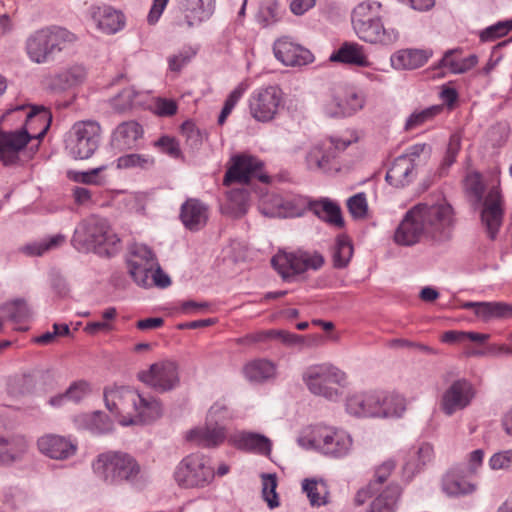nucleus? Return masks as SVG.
Here are the masks:
<instances>
[{
    "instance_id": "obj_31",
    "label": "nucleus",
    "mask_w": 512,
    "mask_h": 512,
    "mask_svg": "<svg viewBox=\"0 0 512 512\" xmlns=\"http://www.w3.org/2000/svg\"><path fill=\"white\" fill-rule=\"evenodd\" d=\"M431 56V50L404 49L391 56V65L398 70H413L423 66Z\"/></svg>"
},
{
    "instance_id": "obj_20",
    "label": "nucleus",
    "mask_w": 512,
    "mask_h": 512,
    "mask_svg": "<svg viewBox=\"0 0 512 512\" xmlns=\"http://www.w3.org/2000/svg\"><path fill=\"white\" fill-rule=\"evenodd\" d=\"M422 237L426 238V232L416 205L406 212L395 231L394 240L399 245L412 246L418 243Z\"/></svg>"
},
{
    "instance_id": "obj_17",
    "label": "nucleus",
    "mask_w": 512,
    "mask_h": 512,
    "mask_svg": "<svg viewBox=\"0 0 512 512\" xmlns=\"http://www.w3.org/2000/svg\"><path fill=\"white\" fill-rule=\"evenodd\" d=\"M475 397V389L467 379H457L444 391L441 409L447 416L463 410L470 405Z\"/></svg>"
},
{
    "instance_id": "obj_45",
    "label": "nucleus",
    "mask_w": 512,
    "mask_h": 512,
    "mask_svg": "<svg viewBox=\"0 0 512 512\" xmlns=\"http://www.w3.org/2000/svg\"><path fill=\"white\" fill-rule=\"evenodd\" d=\"M479 311V318L484 321L491 319H508L512 317V304L505 302H484Z\"/></svg>"
},
{
    "instance_id": "obj_46",
    "label": "nucleus",
    "mask_w": 512,
    "mask_h": 512,
    "mask_svg": "<svg viewBox=\"0 0 512 512\" xmlns=\"http://www.w3.org/2000/svg\"><path fill=\"white\" fill-rule=\"evenodd\" d=\"M353 255V246L345 236L338 237L333 247L332 258L335 268H345Z\"/></svg>"
},
{
    "instance_id": "obj_44",
    "label": "nucleus",
    "mask_w": 512,
    "mask_h": 512,
    "mask_svg": "<svg viewBox=\"0 0 512 512\" xmlns=\"http://www.w3.org/2000/svg\"><path fill=\"white\" fill-rule=\"evenodd\" d=\"M1 311L7 315V318L13 323L26 322L31 316V310L24 299L17 298L6 302L1 307Z\"/></svg>"
},
{
    "instance_id": "obj_57",
    "label": "nucleus",
    "mask_w": 512,
    "mask_h": 512,
    "mask_svg": "<svg viewBox=\"0 0 512 512\" xmlns=\"http://www.w3.org/2000/svg\"><path fill=\"white\" fill-rule=\"evenodd\" d=\"M153 160L149 156L140 154H127L117 159V167L119 169H127L133 167L144 168L151 165Z\"/></svg>"
},
{
    "instance_id": "obj_32",
    "label": "nucleus",
    "mask_w": 512,
    "mask_h": 512,
    "mask_svg": "<svg viewBox=\"0 0 512 512\" xmlns=\"http://www.w3.org/2000/svg\"><path fill=\"white\" fill-rule=\"evenodd\" d=\"M233 444L241 450L251 451L262 455H269L272 443L266 436L254 432H239L231 437Z\"/></svg>"
},
{
    "instance_id": "obj_21",
    "label": "nucleus",
    "mask_w": 512,
    "mask_h": 512,
    "mask_svg": "<svg viewBox=\"0 0 512 512\" xmlns=\"http://www.w3.org/2000/svg\"><path fill=\"white\" fill-rule=\"evenodd\" d=\"M502 200L499 189L493 187L487 194L483 209L481 212V220L486 227L490 239H495L503 220Z\"/></svg>"
},
{
    "instance_id": "obj_19",
    "label": "nucleus",
    "mask_w": 512,
    "mask_h": 512,
    "mask_svg": "<svg viewBox=\"0 0 512 512\" xmlns=\"http://www.w3.org/2000/svg\"><path fill=\"white\" fill-rule=\"evenodd\" d=\"M273 52L278 61L285 66H304L314 61V55L307 48L282 37L275 41Z\"/></svg>"
},
{
    "instance_id": "obj_4",
    "label": "nucleus",
    "mask_w": 512,
    "mask_h": 512,
    "mask_svg": "<svg viewBox=\"0 0 512 512\" xmlns=\"http://www.w3.org/2000/svg\"><path fill=\"white\" fill-rule=\"evenodd\" d=\"M76 36L66 28L50 26L35 31L26 40V51L31 61L45 64L70 47Z\"/></svg>"
},
{
    "instance_id": "obj_2",
    "label": "nucleus",
    "mask_w": 512,
    "mask_h": 512,
    "mask_svg": "<svg viewBox=\"0 0 512 512\" xmlns=\"http://www.w3.org/2000/svg\"><path fill=\"white\" fill-rule=\"evenodd\" d=\"M381 4L362 2L352 11L351 21L354 32L364 42L389 46L397 42L399 32L385 27L380 16Z\"/></svg>"
},
{
    "instance_id": "obj_10",
    "label": "nucleus",
    "mask_w": 512,
    "mask_h": 512,
    "mask_svg": "<svg viewBox=\"0 0 512 512\" xmlns=\"http://www.w3.org/2000/svg\"><path fill=\"white\" fill-rule=\"evenodd\" d=\"M298 443L306 448H315L321 453L341 458L346 456L352 446V439L348 433L343 430H337L332 427H315L311 431L310 437H300Z\"/></svg>"
},
{
    "instance_id": "obj_53",
    "label": "nucleus",
    "mask_w": 512,
    "mask_h": 512,
    "mask_svg": "<svg viewBox=\"0 0 512 512\" xmlns=\"http://www.w3.org/2000/svg\"><path fill=\"white\" fill-rule=\"evenodd\" d=\"M461 147L460 137L456 134L451 135L448 143V147L443 158V161L439 168V175L445 176L448 173L449 168L456 161L457 154Z\"/></svg>"
},
{
    "instance_id": "obj_11",
    "label": "nucleus",
    "mask_w": 512,
    "mask_h": 512,
    "mask_svg": "<svg viewBox=\"0 0 512 512\" xmlns=\"http://www.w3.org/2000/svg\"><path fill=\"white\" fill-rule=\"evenodd\" d=\"M282 205L290 207V211L287 213L288 216H302L306 210H310L329 225L337 228L344 227V219L339 204L329 198H320L319 200L293 198Z\"/></svg>"
},
{
    "instance_id": "obj_29",
    "label": "nucleus",
    "mask_w": 512,
    "mask_h": 512,
    "mask_svg": "<svg viewBox=\"0 0 512 512\" xmlns=\"http://www.w3.org/2000/svg\"><path fill=\"white\" fill-rule=\"evenodd\" d=\"M86 76V68L81 64H74L52 77L49 88L54 92H63L82 84Z\"/></svg>"
},
{
    "instance_id": "obj_5",
    "label": "nucleus",
    "mask_w": 512,
    "mask_h": 512,
    "mask_svg": "<svg viewBox=\"0 0 512 512\" xmlns=\"http://www.w3.org/2000/svg\"><path fill=\"white\" fill-rule=\"evenodd\" d=\"M302 380L313 395L336 401L340 392L335 386L344 385L346 374L330 363H321L307 367Z\"/></svg>"
},
{
    "instance_id": "obj_38",
    "label": "nucleus",
    "mask_w": 512,
    "mask_h": 512,
    "mask_svg": "<svg viewBox=\"0 0 512 512\" xmlns=\"http://www.w3.org/2000/svg\"><path fill=\"white\" fill-rule=\"evenodd\" d=\"M333 158H335V152H332V145L319 143L314 145L307 153L306 164L310 170H324Z\"/></svg>"
},
{
    "instance_id": "obj_8",
    "label": "nucleus",
    "mask_w": 512,
    "mask_h": 512,
    "mask_svg": "<svg viewBox=\"0 0 512 512\" xmlns=\"http://www.w3.org/2000/svg\"><path fill=\"white\" fill-rule=\"evenodd\" d=\"M100 140L101 127L96 121H78L66 134L65 149L74 159H88L98 149Z\"/></svg>"
},
{
    "instance_id": "obj_7",
    "label": "nucleus",
    "mask_w": 512,
    "mask_h": 512,
    "mask_svg": "<svg viewBox=\"0 0 512 512\" xmlns=\"http://www.w3.org/2000/svg\"><path fill=\"white\" fill-rule=\"evenodd\" d=\"M423 226L426 232V239L442 244L451 240L455 226L454 212L451 205L441 203L436 205H417Z\"/></svg>"
},
{
    "instance_id": "obj_58",
    "label": "nucleus",
    "mask_w": 512,
    "mask_h": 512,
    "mask_svg": "<svg viewBox=\"0 0 512 512\" xmlns=\"http://www.w3.org/2000/svg\"><path fill=\"white\" fill-rule=\"evenodd\" d=\"M126 390H130V388L121 387L110 391L105 390V405L110 412H118L120 409L119 405L123 406L124 402H128L124 395V391Z\"/></svg>"
},
{
    "instance_id": "obj_14",
    "label": "nucleus",
    "mask_w": 512,
    "mask_h": 512,
    "mask_svg": "<svg viewBox=\"0 0 512 512\" xmlns=\"http://www.w3.org/2000/svg\"><path fill=\"white\" fill-rule=\"evenodd\" d=\"M364 97L354 87L338 85L332 89L331 99L325 104L326 115L333 118L348 117L361 110Z\"/></svg>"
},
{
    "instance_id": "obj_42",
    "label": "nucleus",
    "mask_w": 512,
    "mask_h": 512,
    "mask_svg": "<svg viewBox=\"0 0 512 512\" xmlns=\"http://www.w3.org/2000/svg\"><path fill=\"white\" fill-rule=\"evenodd\" d=\"M302 490L306 493L312 506H321L327 503V487L325 482L306 478L302 482Z\"/></svg>"
},
{
    "instance_id": "obj_61",
    "label": "nucleus",
    "mask_w": 512,
    "mask_h": 512,
    "mask_svg": "<svg viewBox=\"0 0 512 512\" xmlns=\"http://www.w3.org/2000/svg\"><path fill=\"white\" fill-rule=\"evenodd\" d=\"M512 465V449L494 453L489 459V466L492 470L508 469Z\"/></svg>"
},
{
    "instance_id": "obj_26",
    "label": "nucleus",
    "mask_w": 512,
    "mask_h": 512,
    "mask_svg": "<svg viewBox=\"0 0 512 512\" xmlns=\"http://www.w3.org/2000/svg\"><path fill=\"white\" fill-rule=\"evenodd\" d=\"M124 395L128 403L132 404L141 421H154L162 415L161 402L156 398L145 397L132 389L124 391Z\"/></svg>"
},
{
    "instance_id": "obj_9",
    "label": "nucleus",
    "mask_w": 512,
    "mask_h": 512,
    "mask_svg": "<svg viewBox=\"0 0 512 512\" xmlns=\"http://www.w3.org/2000/svg\"><path fill=\"white\" fill-rule=\"evenodd\" d=\"M215 477L210 459L199 453L183 458L174 471V479L182 488H203Z\"/></svg>"
},
{
    "instance_id": "obj_30",
    "label": "nucleus",
    "mask_w": 512,
    "mask_h": 512,
    "mask_svg": "<svg viewBox=\"0 0 512 512\" xmlns=\"http://www.w3.org/2000/svg\"><path fill=\"white\" fill-rule=\"evenodd\" d=\"M416 164L407 157L398 156L386 173V181L396 187L402 188L410 184L416 175Z\"/></svg>"
},
{
    "instance_id": "obj_6",
    "label": "nucleus",
    "mask_w": 512,
    "mask_h": 512,
    "mask_svg": "<svg viewBox=\"0 0 512 512\" xmlns=\"http://www.w3.org/2000/svg\"><path fill=\"white\" fill-rule=\"evenodd\" d=\"M49 124L37 135L32 136L26 128L14 131H3L0 129V162L4 166H14L24 163L32 157L38 149V143L31 145L27 149V145L34 139H40L44 136Z\"/></svg>"
},
{
    "instance_id": "obj_48",
    "label": "nucleus",
    "mask_w": 512,
    "mask_h": 512,
    "mask_svg": "<svg viewBox=\"0 0 512 512\" xmlns=\"http://www.w3.org/2000/svg\"><path fill=\"white\" fill-rule=\"evenodd\" d=\"M442 489L448 496L457 497L472 493L475 486L464 479L446 475L442 481Z\"/></svg>"
},
{
    "instance_id": "obj_35",
    "label": "nucleus",
    "mask_w": 512,
    "mask_h": 512,
    "mask_svg": "<svg viewBox=\"0 0 512 512\" xmlns=\"http://www.w3.org/2000/svg\"><path fill=\"white\" fill-rule=\"evenodd\" d=\"M190 6L187 8L183 21H179V26L186 25L192 28L208 20L214 12L215 0H194L188 1Z\"/></svg>"
},
{
    "instance_id": "obj_1",
    "label": "nucleus",
    "mask_w": 512,
    "mask_h": 512,
    "mask_svg": "<svg viewBox=\"0 0 512 512\" xmlns=\"http://www.w3.org/2000/svg\"><path fill=\"white\" fill-rule=\"evenodd\" d=\"M71 243L79 252L111 257L116 253L120 239L107 219L93 215L77 225Z\"/></svg>"
},
{
    "instance_id": "obj_52",
    "label": "nucleus",
    "mask_w": 512,
    "mask_h": 512,
    "mask_svg": "<svg viewBox=\"0 0 512 512\" xmlns=\"http://www.w3.org/2000/svg\"><path fill=\"white\" fill-rule=\"evenodd\" d=\"M35 387V380L30 374L16 375L8 382V392L13 396L30 393Z\"/></svg>"
},
{
    "instance_id": "obj_33",
    "label": "nucleus",
    "mask_w": 512,
    "mask_h": 512,
    "mask_svg": "<svg viewBox=\"0 0 512 512\" xmlns=\"http://www.w3.org/2000/svg\"><path fill=\"white\" fill-rule=\"evenodd\" d=\"M330 61L344 64L368 67L370 62L362 45L356 42H344L338 50L330 55Z\"/></svg>"
},
{
    "instance_id": "obj_64",
    "label": "nucleus",
    "mask_w": 512,
    "mask_h": 512,
    "mask_svg": "<svg viewBox=\"0 0 512 512\" xmlns=\"http://www.w3.org/2000/svg\"><path fill=\"white\" fill-rule=\"evenodd\" d=\"M59 324H54L53 325V332H45L44 334L38 336L35 338V342L40 344V345H48L50 344L56 336H65V335H68L70 333V329H69V326L67 324H63L61 327H62V331H59Z\"/></svg>"
},
{
    "instance_id": "obj_59",
    "label": "nucleus",
    "mask_w": 512,
    "mask_h": 512,
    "mask_svg": "<svg viewBox=\"0 0 512 512\" xmlns=\"http://www.w3.org/2000/svg\"><path fill=\"white\" fill-rule=\"evenodd\" d=\"M347 207L354 218H363L368 210L365 194L358 193L350 197L347 201Z\"/></svg>"
},
{
    "instance_id": "obj_22",
    "label": "nucleus",
    "mask_w": 512,
    "mask_h": 512,
    "mask_svg": "<svg viewBox=\"0 0 512 512\" xmlns=\"http://www.w3.org/2000/svg\"><path fill=\"white\" fill-rule=\"evenodd\" d=\"M381 400V392L354 394L347 399L346 410L358 417H379Z\"/></svg>"
},
{
    "instance_id": "obj_34",
    "label": "nucleus",
    "mask_w": 512,
    "mask_h": 512,
    "mask_svg": "<svg viewBox=\"0 0 512 512\" xmlns=\"http://www.w3.org/2000/svg\"><path fill=\"white\" fill-rule=\"evenodd\" d=\"M433 447L428 443H422L418 447H413L405 460L403 471L407 478L411 479L433 458Z\"/></svg>"
},
{
    "instance_id": "obj_51",
    "label": "nucleus",
    "mask_w": 512,
    "mask_h": 512,
    "mask_svg": "<svg viewBox=\"0 0 512 512\" xmlns=\"http://www.w3.org/2000/svg\"><path fill=\"white\" fill-rule=\"evenodd\" d=\"M65 242L62 234H57L41 242L28 244L23 251L30 256H42L45 252L60 247Z\"/></svg>"
},
{
    "instance_id": "obj_62",
    "label": "nucleus",
    "mask_w": 512,
    "mask_h": 512,
    "mask_svg": "<svg viewBox=\"0 0 512 512\" xmlns=\"http://www.w3.org/2000/svg\"><path fill=\"white\" fill-rule=\"evenodd\" d=\"M430 154H431L430 145H428L426 143H418V144L410 146L407 149L406 153L401 156L407 157L410 160V162L415 163L417 166L421 156H424V158L426 159L430 156Z\"/></svg>"
},
{
    "instance_id": "obj_63",
    "label": "nucleus",
    "mask_w": 512,
    "mask_h": 512,
    "mask_svg": "<svg viewBox=\"0 0 512 512\" xmlns=\"http://www.w3.org/2000/svg\"><path fill=\"white\" fill-rule=\"evenodd\" d=\"M157 145L161 150L172 158H179L181 156V150L179 143L171 137L164 136L157 141Z\"/></svg>"
},
{
    "instance_id": "obj_60",
    "label": "nucleus",
    "mask_w": 512,
    "mask_h": 512,
    "mask_svg": "<svg viewBox=\"0 0 512 512\" xmlns=\"http://www.w3.org/2000/svg\"><path fill=\"white\" fill-rule=\"evenodd\" d=\"M194 55L195 52L189 48L183 49L179 51L177 54L168 57L169 69L173 72L181 71V69L191 61Z\"/></svg>"
},
{
    "instance_id": "obj_24",
    "label": "nucleus",
    "mask_w": 512,
    "mask_h": 512,
    "mask_svg": "<svg viewBox=\"0 0 512 512\" xmlns=\"http://www.w3.org/2000/svg\"><path fill=\"white\" fill-rule=\"evenodd\" d=\"M91 15L97 28L108 35L119 32L125 26L124 14L108 5L92 7Z\"/></svg>"
},
{
    "instance_id": "obj_36",
    "label": "nucleus",
    "mask_w": 512,
    "mask_h": 512,
    "mask_svg": "<svg viewBox=\"0 0 512 512\" xmlns=\"http://www.w3.org/2000/svg\"><path fill=\"white\" fill-rule=\"evenodd\" d=\"M226 433L219 425L196 428L189 431L187 439L202 447H216L224 442Z\"/></svg>"
},
{
    "instance_id": "obj_13",
    "label": "nucleus",
    "mask_w": 512,
    "mask_h": 512,
    "mask_svg": "<svg viewBox=\"0 0 512 512\" xmlns=\"http://www.w3.org/2000/svg\"><path fill=\"white\" fill-rule=\"evenodd\" d=\"M248 106L250 115L256 121L270 122L283 106V92L277 85L259 87L251 93Z\"/></svg>"
},
{
    "instance_id": "obj_56",
    "label": "nucleus",
    "mask_w": 512,
    "mask_h": 512,
    "mask_svg": "<svg viewBox=\"0 0 512 512\" xmlns=\"http://www.w3.org/2000/svg\"><path fill=\"white\" fill-rule=\"evenodd\" d=\"M395 467L396 462L392 459L383 462L376 470L375 479L369 482L368 490L371 492H378L380 486L387 480Z\"/></svg>"
},
{
    "instance_id": "obj_47",
    "label": "nucleus",
    "mask_w": 512,
    "mask_h": 512,
    "mask_svg": "<svg viewBox=\"0 0 512 512\" xmlns=\"http://www.w3.org/2000/svg\"><path fill=\"white\" fill-rule=\"evenodd\" d=\"M139 97L138 91L133 87H127L111 99V106L115 111L122 113L140 104Z\"/></svg>"
},
{
    "instance_id": "obj_41",
    "label": "nucleus",
    "mask_w": 512,
    "mask_h": 512,
    "mask_svg": "<svg viewBox=\"0 0 512 512\" xmlns=\"http://www.w3.org/2000/svg\"><path fill=\"white\" fill-rule=\"evenodd\" d=\"M458 51V49L446 51L442 59L439 61L438 66L448 67L454 74H463L471 70L478 63V57L475 54H471L461 60L453 59L452 55Z\"/></svg>"
},
{
    "instance_id": "obj_50",
    "label": "nucleus",
    "mask_w": 512,
    "mask_h": 512,
    "mask_svg": "<svg viewBox=\"0 0 512 512\" xmlns=\"http://www.w3.org/2000/svg\"><path fill=\"white\" fill-rule=\"evenodd\" d=\"M512 31V18L498 21L479 32V39L481 42H493L501 37H504Z\"/></svg>"
},
{
    "instance_id": "obj_18",
    "label": "nucleus",
    "mask_w": 512,
    "mask_h": 512,
    "mask_svg": "<svg viewBox=\"0 0 512 512\" xmlns=\"http://www.w3.org/2000/svg\"><path fill=\"white\" fill-rule=\"evenodd\" d=\"M157 266V258L153 251L146 245L135 247L132 258L128 260L129 273L137 285L151 287L150 281L154 268Z\"/></svg>"
},
{
    "instance_id": "obj_3",
    "label": "nucleus",
    "mask_w": 512,
    "mask_h": 512,
    "mask_svg": "<svg viewBox=\"0 0 512 512\" xmlns=\"http://www.w3.org/2000/svg\"><path fill=\"white\" fill-rule=\"evenodd\" d=\"M92 468L98 479L111 486L133 484L141 472L138 461L123 451H107L99 454Z\"/></svg>"
},
{
    "instance_id": "obj_43",
    "label": "nucleus",
    "mask_w": 512,
    "mask_h": 512,
    "mask_svg": "<svg viewBox=\"0 0 512 512\" xmlns=\"http://www.w3.org/2000/svg\"><path fill=\"white\" fill-rule=\"evenodd\" d=\"M379 417H401L404 413L405 399L397 394H384L381 392Z\"/></svg>"
},
{
    "instance_id": "obj_40",
    "label": "nucleus",
    "mask_w": 512,
    "mask_h": 512,
    "mask_svg": "<svg viewBox=\"0 0 512 512\" xmlns=\"http://www.w3.org/2000/svg\"><path fill=\"white\" fill-rule=\"evenodd\" d=\"M275 373V364L266 359L254 360L244 367L245 377L251 382H264L273 378Z\"/></svg>"
},
{
    "instance_id": "obj_28",
    "label": "nucleus",
    "mask_w": 512,
    "mask_h": 512,
    "mask_svg": "<svg viewBox=\"0 0 512 512\" xmlns=\"http://www.w3.org/2000/svg\"><path fill=\"white\" fill-rule=\"evenodd\" d=\"M142 127L135 121L123 122L112 134L111 146L117 151L132 149L142 137Z\"/></svg>"
},
{
    "instance_id": "obj_55",
    "label": "nucleus",
    "mask_w": 512,
    "mask_h": 512,
    "mask_svg": "<svg viewBox=\"0 0 512 512\" xmlns=\"http://www.w3.org/2000/svg\"><path fill=\"white\" fill-rule=\"evenodd\" d=\"M276 487L277 480L275 475L268 474L262 476V495L271 509L279 506Z\"/></svg>"
},
{
    "instance_id": "obj_12",
    "label": "nucleus",
    "mask_w": 512,
    "mask_h": 512,
    "mask_svg": "<svg viewBox=\"0 0 512 512\" xmlns=\"http://www.w3.org/2000/svg\"><path fill=\"white\" fill-rule=\"evenodd\" d=\"M323 264L324 258L321 254L301 250L291 253L279 252L271 259L272 267L284 280H288L294 275L304 273L309 269L318 270Z\"/></svg>"
},
{
    "instance_id": "obj_27",
    "label": "nucleus",
    "mask_w": 512,
    "mask_h": 512,
    "mask_svg": "<svg viewBox=\"0 0 512 512\" xmlns=\"http://www.w3.org/2000/svg\"><path fill=\"white\" fill-rule=\"evenodd\" d=\"M74 424L80 430H85L93 435L110 433L114 428L112 419L102 411L79 414L74 418Z\"/></svg>"
},
{
    "instance_id": "obj_49",
    "label": "nucleus",
    "mask_w": 512,
    "mask_h": 512,
    "mask_svg": "<svg viewBox=\"0 0 512 512\" xmlns=\"http://www.w3.org/2000/svg\"><path fill=\"white\" fill-rule=\"evenodd\" d=\"M443 110L442 105H432L422 110H415L407 118L404 129L406 131L412 130L431 121L436 115Z\"/></svg>"
},
{
    "instance_id": "obj_15",
    "label": "nucleus",
    "mask_w": 512,
    "mask_h": 512,
    "mask_svg": "<svg viewBox=\"0 0 512 512\" xmlns=\"http://www.w3.org/2000/svg\"><path fill=\"white\" fill-rule=\"evenodd\" d=\"M138 379L159 393L175 389L179 383L177 365L172 361L157 362L138 373Z\"/></svg>"
},
{
    "instance_id": "obj_25",
    "label": "nucleus",
    "mask_w": 512,
    "mask_h": 512,
    "mask_svg": "<svg viewBox=\"0 0 512 512\" xmlns=\"http://www.w3.org/2000/svg\"><path fill=\"white\" fill-rule=\"evenodd\" d=\"M180 219L190 231L202 229L208 221V206L199 199H187L180 209Z\"/></svg>"
},
{
    "instance_id": "obj_23",
    "label": "nucleus",
    "mask_w": 512,
    "mask_h": 512,
    "mask_svg": "<svg viewBox=\"0 0 512 512\" xmlns=\"http://www.w3.org/2000/svg\"><path fill=\"white\" fill-rule=\"evenodd\" d=\"M38 448L44 455L56 459L65 460L76 454L77 444L59 435H46L38 439Z\"/></svg>"
},
{
    "instance_id": "obj_16",
    "label": "nucleus",
    "mask_w": 512,
    "mask_h": 512,
    "mask_svg": "<svg viewBox=\"0 0 512 512\" xmlns=\"http://www.w3.org/2000/svg\"><path fill=\"white\" fill-rule=\"evenodd\" d=\"M232 161V166L225 174L224 185L228 186L233 182L247 184L253 178L263 183L268 182L269 177L262 172L263 163L258 158L243 154L234 156Z\"/></svg>"
},
{
    "instance_id": "obj_54",
    "label": "nucleus",
    "mask_w": 512,
    "mask_h": 512,
    "mask_svg": "<svg viewBox=\"0 0 512 512\" xmlns=\"http://www.w3.org/2000/svg\"><path fill=\"white\" fill-rule=\"evenodd\" d=\"M65 392L70 402L78 404L91 394L92 389L86 380H77L72 382Z\"/></svg>"
},
{
    "instance_id": "obj_39",
    "label": "nucleus",
    "mask_w": 512,
    "mask_h": 512,
    "mask_svg": "<svg viewBox=\"0 0 512 512\" xmlns=\"http://www.w3.org/2000/svg\"><path fill=\"white\" fill-rule=\"evenodd\" d=\"M401 495L398 484L388 485L371 503L367 512H395V505Z\"/></svg>"
},
{
    "instance_id": "obj_37",
    "label": "nucleus",
    "mask_w": 512,
    "mask_h": 512,
    "mask_svg": "<svg viewBox=\"0 0 512 512\" xmlns=\"http://www.w3.org/2000/svg\"><path fill=\"white\" fill-rule=\"evenodd\" d=\"M249 206V193L246 189H232L227 194V203L223 212L233 218H240L246 214Z\"/></svg>"
}]
</instances>
